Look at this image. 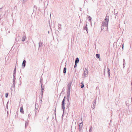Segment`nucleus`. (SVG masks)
Wrapping results in <instances>:
<instances>
[{
    "mask_svg": "<svg viewBox=\"0 0 132 132\" xmlns=\"http://www.w3.org/2000/svg\"><path fill=\"white\" fill-rule=\"evenodd\" d=\"M108 14H107L104 19V20L105 21H103L102 24L103 26L106 27L107 29H108V24L109 21V16H108Z\"/></svg>",
    "mask_w": 132,
    "mask_h": 132,
    "instance_id": "nucleus-1",
    "label": "nucleus"
},
{
    "mask_svg": "<svg viewBox=\"0 0 132 132\" xmlns=\"http://www.w3.org/2000/svg\"><path fill=\"white\" fill-rule=\"evenodd\" d=\"M88 70L86 68H85L84 73L82 74V76H83V78H85L86 76L88 74Z\"/></svg>",
    "mask_w": 132,
    "mask_h": 132,
    "instance_id": "nucleus-2",
    "label": "nucleus"
},
{
    "mask_svg": "<svg viewBox=\"0 0 132 132\" xmlns=\"http://www.w3.org/2000/svg\"><path fill=\"white\" fill-rule=\"evenodd\" d=\"M82 118H81V121H82V122L79 123L78 125V126H79V131H80L82 127Z\"/></svg>",
    "mask_w": 132,
    "mask_h": 132,
    "instance_id": "nucleus-3",
    "label": "nucleus"
},
{
    "mask_svg": "<svg viewBox=\"0 0 132 132\" xmlns=\"http://www.w3.org/2000/svg\"><path fill=\"white\" fill-rule=\"evenodd\" d=\"M72 83V81H71L67 85V88L68 89H71V87Z\"/></svg>",
    "mask_w": 132,
    "mask_h": 132,
    "instance_id": "nucleus-4",
    "label": "nucleus"
},
{
    "mask_svg": "<svg viewBox=\"0 0 132 132\" xmlns=\"http://www.w3.org/2000/svg\"><path fill=\"white\" fill-rule=\"evenodd\" d=\"M26 61L25 60H24L23 61L22 65V68H24L26 66Z\"/></svg>",
    "mask_w": 132,
    "mask_h": 132,
    "instance_id": "nucleus-5",
    "label": "nucleus"
},
{
    "mask_svg": "<svg viewBox=\"0 0 132 132\" xmlns=\"http://www.w3.org/2000/svg\"><path fill=\"white\" fill-rule=\"evenodd\" d=\"M62 108L63 109V114L64 113V110L65 109V103H62Z\"/></svg>",
    "mask_w": 132,
    "mask_h": 132,
    "instance_id": "nucleus-6",
    "label": "nucleus"
},
{
    "mask_svg": "<svg viewBox=\"0 0 132 132\" xmlns=\"http://www.w3.org/2000/svg\"><path fill=\"white\" fill-rule=\"evenodd\" d=\"M65 67L64 68L63 70V73L64 74V75L66 73V71H67V68L66 67V64L65 65Z\"/></svg>",
    "mask_w": 132,
    "mask_h": 132,
    "instance_id": "nucleus-7",
    "label": "nucleus"
},
{
    "mask_svg": "<svg viewBox=\"0 0 132 132\" xmlns=\"http://www.w3.org/2000/svg\"><path fill=\"white\" fill-rule=\"evenodd\" d=\"M70 89H68L67 90V96H70Z\"/></svg>",
    "mask_w": 132,
    "mask_h": 132,
    "instance_id": "nucleus-8",
    "label": "nucleus"
},
{
    "mask_svg": "<svg viewBox=\"0 0 132 132\" xmlns=\"http://www.w3.org/2000/svg\"><path fill=\"white\" fill-rule=\"evenodd\" d=\"M15 82L14 81H13V85L12 88L15 89Z\"/></svg>",
    "mask_w": 132,
    "mask_h": 132,
    "instance_id": "nucleus-9",
    "label": "nucleus"
},
{
    "mask_svg": "<svg viewBox=\"0 0 132 132\" xmlns=\"http://www.w3.org/2000/svg\"><path fill=\"white\" fill-rule=\"evenodd\" d=\"M87 19L89 21V22H91L92 18L90 16H89L88 15H87Z\"/></svg>",
    "mask_w": 132,
    "mask_h": 132,
    "instance_id": "nucleus-10",
    "label": "nucleus"
},
{
    "mask_svg": "<svg viewBox=\"0 0 132 132\" xmlns=\"http://www.w3.org/2000/svg\"><path fill=\"white\" fill-rule=\"evenodd\" d=\"M43 43L42 42H39V48L41 47Z\"/></svg>",
    "mask_w": 132,
    "mask_h": 132,
    "instance_id": "nucleus-11",
    "label": "nucleus"
},
{
    "mask_svg": "<svg viewBox=\"0 0 132 132\" xmlns=\"http://www.w3.org/2000/svg\"><path fill=\"white\" fill-rule=\"evenodd\" d=\"M20 112L22 113H24L23 108L22 107H21L20 108Z\"/></svg>",
    "mask_w": 132,
    "mask_h": 132,
    "instance_id": "nucleus-12",
    "label": "nucleus"
},
{
    "mask_svg": "<svg viewBox=\"0 0 132 132\" xmlns=\"http://www.w3.org/2000/svg\"><path fill=\"white\" fill-rule=\"evenodd\" d=\"M108 70V76L109 78L110 77V70L109 69L108 67L107 68Z\"/></svg>",
    "mask_w": 132,
    "mask_h": 132,
    "instance_id": "nucleus-13",
    "label": "nucleus"
},
{
    "mask_svg": "<svg viewBox=\"0 0 132 132\" xmlns=\"http://www.w3.org/2000/svg\"><path fill=\"white\" fill-rule=\"evenodd\" d=\"M79 62V59L78 57H77L75 61V63H78Z\"/></svg>",
    "mask_w": 132,
    "mask_h": 132,
    "instance_id": "nucleus-14",
    "label": "nucleus"
},
{
    "mask_svg": "<svg viewBox=\"0 0 132 132\" xmlns=\"http://www.w3.org/2000/svg\"><path fill=\"white\" fill-rule=\"evenodd\" d=\"M58 30H60L61 29V24H59L58 26Z\"/></svg>",
    "mask_w": 132,
    "mask_h": 132,
    "instance_id": "nucleus-15",
    "label": "nucleus"
},
{
    "mask_svg": "<svg viewBox=\"0 0 132 132\" xmlns=\"http://www.w3.org/2000/svg\"><path fill=\"white\" fill-rule=\"evenodd\" d=\"M84 83L82 82H81L80 83V87L81 88H83L84 87Z\"/></svg>",
    "mask_w": 132,
    "mask_h": 132,
    "instance_id": "nucleus-16",
    "label": "nucleus"
},
{
    "mask_svg": "<svg viewBox=\"0 0 132 132\" xmlns=\"http://www.w3.org/2000/svg\"><path fill=\"white\" fill-rule=\"evenodd\" d=\"M84 30H86L87 31V32H88V28L87 27V24H86V26H85L84 27Z\"/></svg>",
    "mask_w": 132,
    "mask_h": 132,
    "instance_id": "nucleus-17",
    "label": "nucleus"
},
{
    "mask_svg": "<svg viewBox=\"0 0 132 132\" xmlns=\"http://www.w3.org/2000/svg\"><path fill=\"white\" fill-rule=\"evenodd\" d=\"M28 123L29 122L28 121H26V122L25 127V128H26V127H27Z\"/></svg>",
    "mask_w": 132,
    "mask_h": 132,
    "instance_id": "nucleus-18",
    "label": "nucleus"
},
{
    "mask_svg": "<svg viewBox=\"0 0 132 132\" xmlns=\"http://www.w3.org/2000/svg\"><path fill=\"white\" fill-rule=\"evenodd\" d=\"M96 56L97 59H99L100 57V55L98 54H96Z\"/></svg>",
    "mask_w": 132,
    "mask_h": 132,
    "instance_id": "nucleus-19",
    "label": "nucleus"
},
{
    "mask_svg": "<svg viewBox=\"0 0 132 132\" xmlns=\"http://www.w3.org/2000/svg\"><path fill=\"white\" fill-rule=\"evenodd\" d=\"M65 98H66V96H65L64 97V98L62 101V103H65Z\"/></svg>",
    "mask_w": 132,
    "mask_h": 132,
    "instance_id": "nucleus-20",
    "label": "nucleus"
},
{
    "mask_svg": "<svg viewBox=\"0 0 132 132\" xmlns=\"http://www.w3.org/2000/svg\"><path fill=\"white\" fill-rule=\"evenodd\" d=\"M26 37L25 36L23 37L22 38V42H24L25 41L26 39Z\"/></svg>",
    "mask_w": 132,
    "mask_h": 132,
    "instance_id": "nucleus-21",
    "label": "nucleus"
},
{
    "mask_svg": "<svg viewBox=\"0 0 132 132\" xmlns=\"http://www.w3.org/2000/svg\"><path fill=\"white\" fill-rule=\"evenodd\" d=\"M125 61L124 59H123V67L124 68L125 65Z\"/></svg>",
    "mask_w": 132,
    "mask_h": 132,
    "instance_id": "nucleus-22",
    "label": "nucleus"
},
{
    "mask_svg": "<svg viewBox=\"0 0 132 132\" xmlns=\"http://www.w3.org/2000/svg\"><path fill=\"white\" fill-rule=\"evenodd\" d=\"M16 66H15V68L14 69L13 73H16Z\"/></svg>",
    "mask_w": 132,
    "mask_h": 132,
    "instance_id": "nucleus-23",
    "label": "nucleus"
},
{
    "mask_svg": "<svg viewBox=\"0 0 132 132\" xmlns=\"http://www.w3.org/2000/svg\"><path fill=\"white\" fill-rule=\"evenodd\" d=\"M104 26H103V25H102L101 31H102V30H103L104 29Z\"/></svg>",
    "mask_w": 132,
    "mask_h": 132,
    "instance_id": "nucleus-24",
    "label": "nucleus"
},
{
    "mask_svg": "<svg viewBox=\"0 0 132 132\" xmlns=\"http://www.w3.org/2000/svg\"><path fill=\"white\" fill-rule=\"evenodd\" d=\"M92 126L90 127L89 129V132H91L92 131Z\"/></svg>",
    "mask_w": 132,
    "mask_h": 132,
    "instance_id": "nucleus-25",
    "label": "nucleus"
},
{
    "mask_svg": "<svg viewBox=\"0 0 132 132\" xmlns=\"http://www.w3.org/2000/svg\"><path fill=\"white\" fill-rule=\"evenodd\" d=\"M43 84L41 83V90H44V86H42Z\"/></svg>",
    "mask_w": 132,
    "mask_h": 132,
    "instance_id": "nucleus-26",
    "label": "nucleus"
},
{
    "mask_svg": "<svg viewBox=\"0 0 132 132\" xmlns=\"http://www.w3.org/2000/svg\"><path fill=\"white\" fill-rule=\"evenodd\" d=\"M67 101L68 102H69V100L70 96H67Z\"/></svg>",
    "mask_w": 132,
    "mask_h": 132,
    "instance_id": "nucleus-27",
    "label": "nucleus"
},
{
    "mask_svg": "<svg viewBox=\"0 0 132 132\" xmlns=\"http://www.w3.org/2000/svg\"><path fill=\"white\" fill-rule=\"evenodd\" d=\"M8 93H6L5 94V97L6 98L8 96Z\"/></svg>",
    "mask_w": 132,
    "mask_h": 132,
    "instance_id": "nucleus-28",
    "label": "nucleus"
},
{
    "mask_svg": "<svg viewBox=\"0 0 132 132\" xmlns=\"http://www.w3.org/2000/svg\"><path fill=\"white\" fill-rule=\"evenodd\" d=\"M16 73H13V77H15Z\"/></svg>",
    "mask_w": 132,
    "mask_h": 132,
    "instance_id": "nucleus-29",
    "label": "nucleus"
},
{
    "mask_svg": "<svg viewBox=\"0 0 132 132\" xmlns=\"http://www.w3.org/2000/svg\"><path fill=\"white\" fill-rule=\"evenodd\" d=\"M16 78L13 77V81L15 82Z\"/></svg>",
    "mask_w": 132,
    "mask_h": 132,
    "instance_id": "nucleus-30",
    "label": "nucleus"
},
{
    "mask_svg": "<svg viewBox=\"0 0 132 132\" xmlns=\"http://www.w3.org/2000/svg\"><path fill=\"white\" fill-rule=\"evenodd\" d=\"M95 104H96L95 103H93L92 104V105H93V106L94 108V106L95 105Z\"/></svg>",
    "mask_w": 132,
    "mask_h": 132,
    "instance_id": "nucleus-31",
    "label": "nucleus"
},
{
    "mask_svg": "<svg viewBox=\"0 0 132 132\" xmlns=\"http://www.w3.org/2000/svg\"><path fill=\"white\" fill-rule=\"evenodd\" d=\"M77 66V63H75V64L74 66V68H76V67Z\"/></svg>",
    "mask_w": 132,
    "mask_h": 132,
    "instance_id": "nucleus-32",
    "label": "nucleus"
},
{
    "mask_svg": "<svg viewBox=\"0 0 132 132\" xmlns=\"http://www.w3.org/2000/svg\"><path fill=\"white\" fill-rule=\"evenodd\" d=\"M121 47H122V49L123 50V47H124V45H123H123H122Z\"/></svg>",
    "mask_w": 132,
    "mask_h": 132,
    "instance_id": "nucleus-33",
    "label": "nucleus"
},
{
    "mask_svg": "<svg viewBox=\"0 0 132 132\" xmlns=\"http://www.w3.org/2000/svg\"><path fill=\"white\" fill-rule=\"evenodd\" d=\"M42 98H41L40 99V101L39 102L40 103H42Z\"/></svg>",
    "mask_w": 132,
    "mask_h": 132,
    "instance_id": "nucleus-34",
    "label": "nucleus"
},
{
    "mask_svg": "<svg viewBox=\"0 0 132 132\" xmlns=\"http://www.w3.org/2000/svg\"><path fill=\"white\" fill-rule=\"evenodd\" d=\"M67 104L68 106H69L70 104L69 103V102H68V103H67Z\"/></svg>",
    "mask_w": 132,
    "mask_h": 132,
    "instance_id": "nucleus-35",
    "label": "nucleus"
},
{
    "mask_svg": "<svg viewBox=\"0 0 132 132\" xmlns=\"http://www.w3.org/2000/svg\"><path fill=\"white\" fill-rule=\"evenodd\" d=\"M42 94H43L44 92V90H41Z\"/></svg>",
    "mask_w": 132,
    "mask_h": 132,
    "instance_id": "nucleus-36",
    "label": "nucleus"
},
{
    "mask_svg": "<svg viewBox=\"0 0 132 132\" xmlns=\"http://www.w3.org/2000/svg\"><path fill=\"white\" fill-rule=\"evenodd\" d=\"M96 102V100H94L93 101V103H95Z\"/></svg>",
    "mask_w": 132,
    "mask_h": 132,
    "instance_id": "nucleus-37",
    "label": "nucleus"
},
{
    "mask_svg": "<svg viewBox=\"0 0 132 132\" xmlns=\"http://www.w3.org/2000/svg\"><path fill=\"white\" fill-rule=\"evenodd\" d=\"M18 115V111H17V112H16V115H15V116H16V115Z\"/></svg>",
    "mask_w": 132,
    "mask_h": 132,
    "instance_id": "nucleus-38",
    "label": "nucleus"
},
{
    "mask_svg": "<svg viewBox=\"0 0 132 132\" xmlns=\"http://www.w3.org/2000/svg\"><path fill=\"white\" fill-rule=\"evenodd\" d=\"M43 94H41V98H43Z\"/></svg>",
    "mask_w": 132,
    "mask_h": 132,
    "instance_id": "nucleus-39",
    "label": "nucleus"
},
{
    "mask_svg": "<svg viewBox=\"0 0 132 132\" xmlns=\"http://www.w3.org/2000/svg\"><path fill=\"white\" fill-rule=\"evenodd\" d=\"M104 75L105 76V69H104Z\"/></svg>",
    "mask_w": 132,
    "mask_h": 132,
    "instance_id": "nucleus-40",
    "label": "nucleus"
},
{
    "mask_svg": "<svg viewBox=\"0 0 132 132\" xmlns=\"http://www.w3.org/2000/svg\"><path fill=\"white\" fill-rule=\"evenodd\" d=\"M31 115H30V114H28V117H30V116H31Z\"/></svg>",
    "mask_w": 132,
    "mask_h": 132,
    "instance_id": "nucleus-41",
    "label": "nucleus"
},
{
    "mask_svg": "<svg viewBox=\"0 0 132 132\" xmlns=\"http://www.w3.org/2000/svg\"><path fill=\"white\" fill-rule=\"evenodd\" d=\"M92 108L93 109H94V107H93V105H92Z\"/></svg>",
    "mask_w": 132,
    "mask_h": 132,
    "instance_id": "nucleus-42",
    "label": "nucleus"
},
{
    "mask_svg": "<svg viewBox=\"0 0 132 132\" xmlns=\"http://www.w3.org/2000/svg\"><path fill=\"white\" fill-rule=\"evenodd\" d=\"M56 108L54 110V112H56Z\"/></svg>",
    "mask_w": 132,
    "mask_h": 132,
    "instance_id": "nucleus-43",
    "label": "nucleus"
},
{
    "mask_svg": "<svg viewBox=\"0 0 132 132\" xmlns=\"http://www.w3.org/2000/svg\"><path fill=\"white\" fill-rule=\"evenodd\" d=\"M67 107V108H69V106H68V105Z\"/></svg>",
    "mask_w": 132,
    "mask_h": 132,
    "instance_id": "nucleus-44",
    "label": "nucleus"
},
{
    "mask_svg": "<svg viewBox=\"0 0 132 132\" xmlns=\"http://www.w3.org/2000/svg\"><path fill=\"white\" fill-rule=\"evenodd\" d=\"M54 114H55V115H56V112H54Z\"/></svg>",
    "mask_w": 132,
    "mask_h": 132,
    "instance_id": "nucleus-45",
    "label": "nucleus"
},
{
    "mask_svg": "<svg viewBox=\"0 0 132 132\" xmlns=\"http://www.w3.org/2000/svg\"><path fill=\"white\" fill-rule=\"evenodd\" d=\"M48 34H49V33H50V31H48Z\"/></svg>",
    "mask_w": 132,
    "mask_h": 132,
    "instance_id": "nucleus-46",
    "label": "nucleus"
},
{
    "mask_svg": "<svg viewBox=\"0 0 132 132\" xmlns=\"http://www.w3.org/2000/svg\"><path fill=\"white\" fill-rule=\"evenodd\" d=\"M41 81H42V80H41H41H40V83H42Z\"/></svg>",
    "mask_w": 132,
    "mask_h": 132,
    "instance_id": "nucleus-47",
    "label": "nucleus"
},
{
    "mask_svg": "<svg viewBox=\"0 0 132 132\" xmlns=\"http://www.w3.org/2000/svg\"><path fill=\"white\" fill-rule=\"evenodd\" d=\"M55 119H56V115H55Z\"/></svg>",
    "mask_w": 132,
    "mask_h": 132,
    "instance_id": "nucleus-48",
    "label": "nucleus"
},
{
    "mask_svg": "<svg viewBox=\"0 0 132 132\" xmlns=\"http://www.w3.org/2000/svg\"><path fill=\"white\" fill-rule=\"evenodd\" d=\"M2 7L0 8V10L2 9Z\"/></svg>",
    "mask_w": 132,
    "mask_h": 132,
    "instance_id": "nucleus-49",
    "label": "nucleus"
}]
</instances>
